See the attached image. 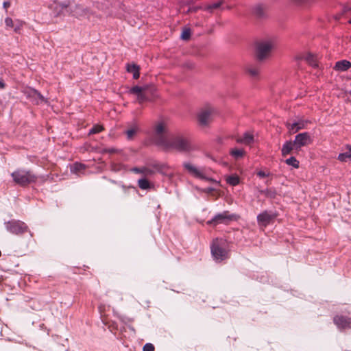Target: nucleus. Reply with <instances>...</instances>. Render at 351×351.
<instances>
[{
	"label": "nucleus",
	"mask_w": 351,
	"mask_h": 351,
	"mask_svg": "<svg viewBox=\"0 0 351 351\" xmlns=\"http://www.w3.org/2000/svg\"><path fill=\"white\" fill-rule=\"evenodd\" d=\"M152 138L156 145L165 150L186 152L192 149L191 142L186 137L181 135L169 136L167 125L163 122H158L154 125Z\"/></svg>",
	"instance_id": "obj_1"
},
{
	"label": "nucleus",
	"mask_w": 351,
	"mask_h": 351,
	"mask_svg": "<svg viewBox=\"0 0 351 351\" xmlns=\"http://www.w3.org/2000/svg\"><path fill=\"white\" fill-rule=\"evenodd\" d=\"M11 176L14 183L21 186H26L37 180V176L32 171L23 169H16Z\"/></svg>",
	"instance_id": "obj_2"
},
{
	"label": "nucleus",
	"mask_w": 351,
	"mask_h": 351,
	"mask_svg": "<svg viewBox=\"0 0 351 351\" xmlns=\"http://www.w3.org/2000/svg\"><path fill=\"white\" fill-rule=\"evenodd\" d=\"M168 168L165 164H160L158 162H154L147 166L141 167H134L132 171L142 175V178H149L155 175L156 172L164 173Z\"/></svg>",
	"instance_id": "obj_3"
},
{
	"label": "nucleus",
	"mask_w": 351,
	"mask_h": 351,
	"mask_svg": "<svg viewBox=\"0 0 351 351\" xmlns=\"http://www.w3.org/2000/svg\"><path fill=\"white\" fill-rule=\"evenodd\" d=\"M211 254L217 261H222L228 258L226 242L222 239H215L210 245Z\"/></svg>",
	"instance_id": "obj_4"
},
{
	"label": "nucleus",
	"mask_w": 351,
	"mask_h": 351,
	"mask_svg": "<svg viewBox=\"0 0 351 351\" xmlns=\"http://www.w3.org/2000/svg\"><path fill=\"white\" fill-rule=\"evenodd\" d=\"M93 14L92 10L86 5L80 3L73 4L71 1L69 15L76 18L78 20L88 19Z\"/></svg>",
	"instance_id": "obj_5"
},
{
	"label": "nucleus",
	"mask_w": 351,
	"mask_h": 351,
	"mask_svg": "<svg viewBox=\"0 0 351 351\" xmlns=\"http://www.w3.org/2000/svg\"><path fill=\"white\" fill-rule=\"evenodd\" d=\"M274 47V44L271 40H267L258 42L256 45V58L259 61L268 58Z\"/></svg>",
	"instance_id": "obj_6"
},
{
	"label": "nucleus",
	"mask_w": 351,
	"mask_h": 351,
	"mask_svg": "<svg viewBox=\"0 0 351 351\" xmlns=\"http://www.w3.org/2000/svg\"><path fill=\"white\" fill-rule=\"evenodd\" d=\"M69 7H71V1L66 0L64 1H55L50 4L49 8L51 10L55 17L64 16L66 13L69 14Z\"/></svg>",
	"instance_id": "obj_7"
},
{
	"label": "nucleus",
	"mask_w": 351,
	"mask_h": 351,
	"mask_svg": "<svg viewBox=\"0 0 351 351\" xmlns=\"http://www.w3.org/2000/svg\"><path fill=\"white\" fill-rule=\"evenodd\" d=\"M6 229L12 234L21 235L25 232H29L30 237L33 234L29 230L27 226L23 221L19 220H12L5 223Z\"/></svg>",
	"instance_id": "obj_8"
},
{
	"label": "nucleus",
	"mask_w": 351,
	"mask_h": 351,
	"mask_svg": "<svg viewBox=\"0 0 351 351\" xmlns=\"http://www.w3.org/2000/svg\"><path fill=\"white\" fill-rule=\"evenodd\" d=\"M183 167L191 176L195 178L215 182L213 179L206 176L205 168H198L190 162H184Z\"/></svg>",
	"instance_id": "obj_9"
},
{
	"label": "nucleus",
	"mask_w": 351,
	"mask_h": 351,
	"mask_svg": "<svg viewBox=\"0 0 351 351\" xmlns=\"http://www.w3.org/2000/svg\"><path fill=\"white\" fill-rule=\"evenodd\" d=\"M277 217L278 214L276 213L265 210L258 215L257 222L260 226L265 228L269 223H273Z\"/></svg>",
	"instance_id": "obj_10"
},
{
	"label": "nucleus",
	"mask_w": 351,
	"mask_h": 351,
	"mask_svg": "<svg viewBox=\"0 0 351 351\" xmlns=\"http://www.w3.org/2000/svg\"><path fill=\"white\" fill-rule=\"evenodd\" d=\"M234 219V215L230 214L229 211H224L221 213L216 215L212 219L208 221L207 223L213 226H216L220 223H227Z\"/></svg>",
	"instance_id": "obj_11"
},
{
	"label": "nucleus",
	"mask_w": 351,
	"mask_h": 351,
	"mask_svg": "<svg viewBox=\"0 0 351 351\" xmlns=\"http://www.w3.org/2000/svg\"><path fill=\"white\" fill-rule=\"evenodd\" d=\"M295 59L298 61L304 60L312 67L318 66L317 58L309 52L300 53L295 56Z\"/></svg>",
	"instance_id": "obj_12"
},
{
	"label": "nucleus",
	"mask_w": 351,
	"mask_h": 351,
	"mask_svg": "<svg viewBox=\"0 0 351 351\" xmlns=\"http://www.w3.org/2000/svg\"><path fill=\"white\" fill-rule=\"evenodd\" d=\"M334 324L340 329H346L351 328V318L342 315H337L333 318Z\"/></svg>",
	"instance_id": "obj_13"
},
{
	"label": "nucleus",
	"mask_w": 351,
	"mask_h": 351,
	"mask_svg": "<svg viewBox=\"0 0 351 351\" xmlns=\"http://www.w3.org/2000/svg\"><path fill=\"white\" fill-rule=\"evenodd\" d=\"M212 110L210 108L202 109L198 114L197 119L200 125H206L210 121Z\"/></svg>",
	"instance_id": "obj_14"
},
{
	"label": "nucleus",
	"mask_w": 351,
	"mask_h": 351,
	"mask_svg": "<svg viewBox=\"0 0 351 351\" xmlns=\"http://www.w3.org/2000/svg\"><path fill=\"white\" fill-rule=\"evenodd\" d=\"M294 143L296 147H300L309 145L311 143V138L307 132L300 133L295 136Z\"/></svg>",
	"instance_id": "obj_15"
},
{
	"label": "nucleus",
	"mask_w": 351,
	"mask_h": 351,
	"mask_svg": "<svg viewBox=\"0 0 351 351\" xmlns=\"http://www.w3.org/2000/svg\"><path fill=\"white\" fill-rule=\"evenodd\" d=\"M140 127L138 124L134 121L128 125V129L125 131L128 140H133L136 135L139 132Z\"/></svg>",
	"instance_id": "obj_16"
},
{
	"label": "nucleus",
	"mask_w": 351,
	"mask_h": 351,
	"mask_svg": "<svg viewBox=\"0 0 351 351\" xmlns=\"http://www.w3.org/2000/svg\"><path fill=\"white\" fill-rule=\"evenodd\" d=\"M123 5L119 1H114L113 5L110 10V14L111 15H114L117 17H122L123 14L122 13V10H123Z\"/></svg>",
	"instance_id": "obj_17"
},
{
	"label": "nucleus",
	"mask_w": 351,
	"mask_h": 351,
	"mask_svg": "<svg viewBox=\"0 0 351 351\" xmlns=\"http://www.w3.org/2000/svg\"><path fill=\"white\" fill-rule=\"evenodd\" d=\"M306 124V121H300L293 123H287V126L289 130V132L294 134L298 132L300 130L304 128Z\"/></svg>",
	"instance_id": "obj_18"
},
{
	"label": "nucleus",
	"mask_w": 351,
	"mask_h": 351,
	"mask_svg": "<svg viewBox=\"0 0 351 351\" xmlns=\"http://www.w3.org/2000/svg\"><path fill=\"white\" fill-rule=\"evenodd\" d=\"M337 158L339 161L343 162L351 161V145H346L344 147L343 152L339 154Z\"/></svg>",
	"instance_id": "obj_19"
},
{
	"label": "nucleus",
	"mask_w": 351,
	"mask_h": 351,
	"mask_svg": "<svg viewBox=\"0 0 351 351\" xmlns=\"http://www.w3.org/2000/svg\"><path fill=\"white\" fill-rule=\"evenodd\" d=\"M236 141L239 143L250 145L254 142V136L250 132H245L243 136H237Z\"/></svg>",
	"instance_id": "obj_20"
},
{
	"label": "nucleus",
	"mask_w": 351,
	"mask_h": 351,
	"mask_svg": "<svg viewBox=\"0 0 351 351\" xmlns=\"http://www.w3.org/2000/svg\"><path fill=\"white\" fill-rule=\"evenodd\" d=\"M351 68V62L346 60L338 61L335 63L333 69L337 71H346Z\"/></svg>",
	"instance_id": "obj_21"
},
{
	"label": "nucleus",
	"mask_w": 351,
	"mask_h": 351,
	"mask_svg": "<svg viewBox=\"0 0 351 351\" xmlns=\"http://www.w3.org/2000/svg\"><path fill=\"white\" fill-rule=\"evenodd\" d=\"M294 147H295L294 141H286L282 147V155L283 156H286L287 155L291 154Z\"/></svg>",
	"instance_id": "obj_22"
},
{
	"label": "nucleus",
	"mask_w": 351,
	"mask_h": 351,
	"mask_svg": "<svg viewBox=\"0 0 351 351\" xmlns=\"http://www.w3.org/2000/svg\"><path fill=\"white\" fill-rule=\"evenodd\" d=\"M245 71L247 74L252 78H257L259 75V67L254 65H248L245 68Z\"/></svg>",
	"instance_id": "obj_23"
},
{
	"label": "nucleus",
	"mask_w": 351,
	"mask_h": 351,
	"mask_svg": "<svg viewBox=\"0 0 351 351\" xmlns=\"http://www.w3.org/2000/svg\"><path fill=\"white\" fill-rule=\"evenodd\" d=\"M226 181L231 186H237L240 183V178L237 174H231L226 176Z\"/></svg>",
	"instance_id": "obj_24"
},
{
	"label": "nucleus",
	"mask_w": 351,
	"mask_h": 351,
	"mask_svg": "<svg viewBox=\"0 0 351 351\" xmlns=\"http://www.w3.org/2000/svg\"><path fill=\"white\" fill-rule=\"evenodd\" d=\"M230 154L235 159V160H238L239 158H243L245 154V152L244 151V149H237V148H234V149H232L230 151Z\"/></svg>",
	"instance_id": "obj_25"
},
{
	"label": "nucleus",
	"mask_w": 351,
	"mask_h": 351,
	"mask_svg": "<svg viewBox=\"0 0 351 351\" xmlns=\"http://www.w3.org/2000/svg\"><path fill=\"white\" fill-rule=\"evenodd\" d=\"M138 186L142 190H147L151 189L152 184L147 178H141L138 180Z\"/></svg>",
	"instance_id": "obj_26"
},
{
	"label": "nucleus",
	"mask_w": 351,
	"mask_h": 351,
	"mask_svg": "<svg viewBox=\"0 0 351 351\" xmlns=\"http://www.w3.org/2000/svg\"><path fill=\"white\" fill-rule=\"evenodd\" d=\"M127 71L133 74L134 79L136 80L139 77V67L136 64H128Z\"/></svg>",
	"instance_id": "obj_27"
},
{
	"label": "nucleus",
	"mask_w": 351,
	"mask_h": 351,
	"mask_svg": "<svg viewBox=\"0 0 351 351\" xmlns=\"http://www.w3.org/2000/svg\"><path fill=\"white\" fill-rule=\"evenodd\" d=\"M222 3H223L222 1H219V2L214 3L212 4L204 5V10H206L210 12H213V10L218 9L221 5Z\"/></svg>",
	"instance_id": "obj_28"
},
{
	"label": "nucleus",
	"mask_w": 351,
	"mask_h": 351,
	"mask_svg": "<svg viewBox=\"0 0 351 351\" xmlns=\"http://www.w3.org/2000/svg\"><path fill=\"white\" fill-rule=\"evenodd\" d=\"M348 14H351V8L345 7V8H343V9L342 10L341 13L335 15L333 16V18H334L335 20L339 21V20H340L341 19V17L343 15Z\"/></svg>",
	"instance_id": "obj_29"
},
{
	"label": "nucleus",
	"mask_w": 351,
	"mask_h": 351,
	"mask_svg": "<svg viewBox=\"0 0 351 351\" xmlns=\"http://www.w3.org/2000/svg\"><path fill=\"white\" fill-rule=\"evenodd\" d=\"M24 24H25V22H23L22 21H20V20L15 21L14 27H13L14 32L20 34L21 30L22 29Z\"/></svg>",
	"instance_id": "obj_30"
},
{
	"label": "nucleus",
	"mask_w": 351,
	"mask_h": 351,
	"mask_svg": "<svg viewBox=\"0 0 351 351\" xmlns=\"http://www.w3.org/2000/svg\"><path fill=\"white\" fill-rule=\"evenodd\" d=\"M285 163L294 168L299 167V161L295 157H291L285 160Z\"/></svg>",
	"instance_id": "obj_31"
},
{
	"label": "nucleus",
	"mask_w": 351,
	"mask_h": 351,
	"mask_svg": "<svg viewBox=\"0 0 351 351\" xmlns=\"http://www.w3.org/2000/svg\"><path fill=\"white\" fill-rule=\"evenodd\" d=\"M263 193L268 198L274 199L276 196V192L275 190L272 189H268L264 191Z\"/></svg>",
	"instance_id": "obj_32"
},
{
	"label": "nucleus",
	"mask_w": 351,
	"mask_h": 351,
	"mask_svg": "<svg viewBox=\"0 0 351 351\" xmlns=\"http://www.w3.org/2000/svg\"><path fill=\"white\" fill-rule=\"evenodd\" d=\"M104 130V128L102 125H94L89 131L88 134H95L101 132Z\"/></svg>",
	"instance_id": "obj_33"
},
{
	"label": "nucleus",
	"mask_w": 351,
	"mask_h": 351,
	"mask_svg": "<svg viewBox=\"0 0 351 351\" xmlns=\"http://www.w3.org/2000/svg\"><path fill=\"white\" fill-rule=\"evenodd\" d=\"M188 6L189 7H188V9L186 10H185L184 7H183L184 12H185L186 13L196 12L199 10H204V6H191L189 4L188 5Z\"/></svg>",
	"instance_id": "obj_34"
},
{
	"label": "nucleus",
	"mask_w": 351,
	"mask_h": 351,
	"mask_svg": "<svg viewBox=\"0 0 351 351\" xmlns=\"http://www.w3.org/2000/svg\"><path fill=\"white\" fill-rule=\"evenodd\" d=\"M191 34V29L189 28H184L182 32L180 37L182 40H187L190 38Z\"/></svg>",
	"instance_id": "obj_35"
},
{
	"label": "nucleus",
	"mask_w": 351,
	"mask_h": 351,
	"mask_svg": "<svg viewBox=\"0 0 351 351\" xmlns=\"http://www.w3.org/2000/svg\"><path fill=\"white\" fill-rule=\"evenodd\" d=\"M144 90L145 88L138 86H135L130 89V93L137 95L143 93Z\"/></svg>",
	"instance_id": "obj_36"
},
{
	"label": "nucleus",
	"mask_w": 351,
	"mask_h": 351,
	"mask_svg": "<svg viewBox=\"0 0 351 351\" xmlns=\"http://www.w3.org/2000/svg\"><path fill=\"white\" fill-rule=\"evenodd\" d=\"M85 169V165L81 163L76 162L73 165V170L75 172H80Z\"/></svg>",
	"instance_id": "obj_37"
},
{
	"label": "nucleus",
	"mask_w": 351,
	"mask_h": 351,
	"mask_svg": "<svg viewBox=\"0 0 351 351\" xmlns=\"http://www.w3.org/2000/svg\"><path fill=\"white\" fill-rule=\"evenodd\" d=\"M14 22L11 18L7 17L5 19V24L7 28H13Z\"/></svg>",
	"instance_id": "obj_38"
},
{
	"label": "nucleus",
	"mask_w": 351,
	"mask_h": 351,
	"mask_svg": "<svg viewBox=\"0 0 351 351\" xmlns=\"http://www.w3.org/2000/svg\"><path fill=\"white\" fill-rule=\"evenodd\" d=\"M137 100L138 103L141 104L147 100V97L144 93V91L141 94L137 95Z\"/></svg>",
	"instance_id": "obj_39"
},
{
	"label": "nucleus",
	"mask_w": 351,
	"mask_h": 351,
	"mask_svg": "<svg viewBox=\"0 0 351 351\" xmlns=\"http://www.w3.org/2000/svg\"><path fill=\"white\" fill-rule=\"evenodd\" d=\"M154 349L153 344L147 343L143 346V351H154Z\"/></svg>",
	"instance_id": "obj_40"
},
{
	"label": "nucleus",
	"mask_w": 351,
	"mask_h": 351,
	"mask_svg": "<svg viewBox=\"0 0 351 351\" xmlns=\"http://www.w3.org/2000/svg\"><path fill=\"white\" fill-rule=\"evenodd\" d=\"M95 3H97V7L100 10H105V8H108V3H105L104 5V3L99 1H97Z\"/></svg>",
	"instance_id": "obj_41"
},
{
	"label": "nucleus",
	"mask_w": 351,
	"mask_h": 351,
	"mask_svg": "<svg viewBox=\"0 0 351 351\" xmlns=\"http://www.w3.org/2000/svg\"><path fill=\"white\" fill-rule=\"evenodd\" d=\"M117 152V149L114 148H106L104 149L103 152L104 153H110V154H114Z\"/></svg>",
	"instance_id": "obj_42"
},
{
	"label": "nucleus",
	"mask_w": 351,
	"mask_h": 351,
	"mask_svg": "<svg viewBox=\"0 0 351 351\" xmlns=\"http://www.w3.org/2000/svg\"><path fill=\"white\" fill-rule=\"evenodd\" d=\"M263 9L261 6H258L257 8H256V14L259 16H261L262 14H263Z\"/></svg>",
	"instance_id": "obj_43"
},
{
	"label": "nucleus",
	"mask_w": 351,
	"mask_h": 351,
	"mask_svg": "<svg viewBox=\"0 0 351 351\" xmlns=\"http://www.w3.org/2000/svg\"><path fill=\"white\" fill-rule=\"evenodd\" d=\"M34 94L36 97H37L40 100L43 101L44 97L43 96L38 92L34 90Z\"/></svg>",
	"instance_id": "obj_44"
},
{
	"label": "nucleus",
	"mask_w": 351,
	"mask_h": 351,
	"mask_svg": "<svg viewBox=\"0 0 351 351\" xmlns=\"http://www.w3.org/2000/svg\"><path fill=\"white\" fill-rule=\"evenodd\" d=\"M257 175L260 177V178H265V177H267V174L264 172V171H260L257 173Z\"/></svg>",
	"instance_id": "obj_45"
},
{
	"label": "nucleus",
	"mask_w": 351,
	"mask_h": 351,
	"mask_svg": "<svg viewBox=\"0 0 351 351\" xmlns=\"http://www.w3.org/2000/svg\"><path fill=\"white\" fill-rule=\"evenodd\" d=\"M306 0H292V1L297 5H302Z\"/></svg>",
	"instance_id": "obj_46"
},
{
	"label": "nucleus",
	"mask_w": 351,
	"mask_h": 351,
	"mask_svg": "<svg viewBox=\"0 0 351 351\" xmlns=\"http://www.w3.org/2000/svg\"><path fill=\"white\" fill-rule=\"evenodd\" d=\"M10 5L11 3L10 1H4L3 3V6L5 10H7L10 6Z\"/></svg>",
	"instance_id": "obj_47"
},
{
	"label": "nucleus",
	"mask_w": 351,
	"mask_h": 351,
	"mask_svg": "<svg viewBox=\"0 0 351 351\" xmlns=\"http://www.w3.org/2000/svg\"><path fill=\"white\" fill-rule=\"evenodd\" d=\"M214 191V189L213 188H207L204 190L206 193H210Z\"/></svg>",
	"instance_id": "obj_48"
},
{
	"label": "nucleus",
	"mask_w": 351,
	"mask_h": 351,
	"mask_svg": "<svg viewBox=\"0 0 351 351\" xmlns=\"http://www.w3.org/2000/svg\"><path fill=\"white\" fill-rule=\"evenodd\" d=\"M5 87V84L3 81L0 80V88L3 89Z\"/></svg>",
	"instance_id": "obj_49"
},
{
	"label": "nucleus",
	"mask_w": 351,
	"mask_h": 351,
	"mask_svg": "<svg viewBox=\"0 0 351 351\" xmlns=\"http://www.w3.org/2000/svg\"><path fill=\"white\" fill-rule=\"evenodd\" d=\"M348 23L351 24V19L348 21Z\"/></svg>",
	"instance_id": "obj_50"
}]
</instances>
